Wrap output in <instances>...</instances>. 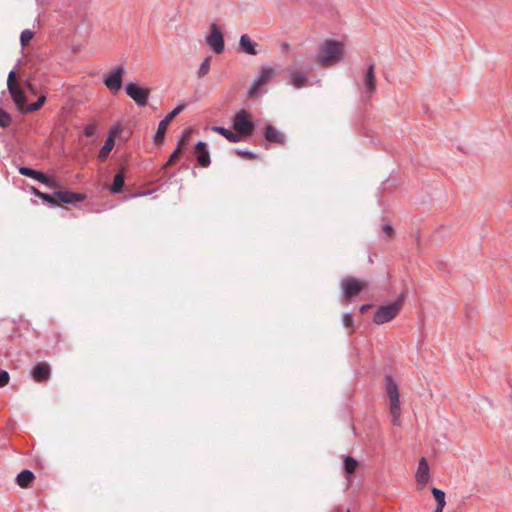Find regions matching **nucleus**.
<instances>
[{"mask_svg":"<svg viewBox=\"0 0 512 512\" xmlns=\"http://www.w3.org/2000/svg\"><path fill=\"white\" fill-rule=\"evenodd\" d=\"M345 45L342 41L327 39L319 48L316 62L324 68L331 67L344 58Z\"/></svg>","mask_w":512,"mask_h":512,"instance_id":"1","label":"nucleus"},{"mask_svg":"<svg viewBox=\"0 0 512 512\" xmlns=\"http://www.w3.org/2000/svg\"><path fill=\"white\" fill-rule=\"evenodd\" d=\"M384 381L385 391L390 400V414L392 416V423L395 426H399L401 415L399 386L392 374H385Z\"/></svg>","mask_w":512,"mask_h":512,"instance_id":"2","label":"nucleus"},{"mask_svg":"<svg viewBox=\"0 0 512 512\" xmlns=\"http://www.w3.org/2000/svg\"><path fill=\"white\" fill-rule=\"evenodd\" d=\"M405 299V292H401L394 302L388 305H379L374 313L373 322L381 325L393 320L401 311Z\"/></svg>","mask_w":512,"mask_h":512,"instance_id":"3","label":"nucleus"},{"mask_svg":"<svg viewBox=\"0 0 512 512\" xmlns=\"http://www.w3.org/2000/svg\"><path fill=\"white\" fill-rule=\"evenodd\" d=\"M276 75V71L269 66H262L259 74L254 78L250 84L247 96L255 99L259 98L265 92L264 87L270 82V80Z\"/></svg>","mask_w":512,"mask_h":512,"instance_id":"4","label":"nucleus"},{"mask_svg":"<svg viewBox=\"0 0 512 512\" xmlns=\"http://www.w3.org/2000/svg\"><path fill=\"white\" fill-rule=\"evenodd\" d=\"M232 127L242 135V139L251 137L255 130V123L250 112L245 109L236 111L232 118Z\"/></svg>","mask_w":512,"mask_h":512,"instance_id":"5","label":"nucleus"},{"mask_svg":"<svg viewBox=\"0 0 512 512\" xmlns=\"http://www.w3.org/2000/svg\"><path fill=\"white\" fill-rule=\"evenodd\" d=\"M368 286L366 281L347 276L341 280L342 300L351 302Z\"/></svg>","mask_w":512,"mask_h":512,"instance_id":"6","label":"nucleus"},{"mask_svg":"<svg viewBox=\"0 0 512 512\" xmlns=\"http://www.w3.org/2000/svg\"><path fill=\"white\" fill-rule=\"evenodd\" d=\"M7 87L10 96L20 112L27 102L25 92L16 81V72L11 70L8 74Z\"/></svg>","mask_w":512,"mask_h":512,"instance_id":"7","label":"nucleus"},{"mask_svg":"<svg viewBox=\"0 0 512 512\" xmlns=\"http://www.w3.org/2000/svg\"><path fill=\"white\" fill-rule=\"evenodd\" d=\"M124 74V67L122 65H118L104 75L103 83L110 92L115 94L122 88Z\"/></svg>","mask_w":512,"mask_h":512,"instance_id":"8","label":"nucleus"},{"mask_svg":"<svg viewBox=\"0 0 512 512\" xmlns=\"http://www.w3.org/2000/svg\"><path fill=\"white\" fill-rule=\"evenodd\" d=\"M207 45L216 53L221 54L225 49L224 35L221 28L216 24L210 25V31L205 37Z\"/></svg>","mask_w":512,"mask_h":512,"instance_id":"9","label":"nucleus"},{"mask_svg":"<svg viewBox=\"0 0 512 512\" xmlns=\"http://www.w3.org/2000/svg\"><path fill=\"white\" fill-rule=\"evenodd\" d=\"M125 92L138 106L144 107L147 105L150 95L148 88L141 87L133 82H128L125 85Z\"/></svg>","mask_w":512,"mask_h":512,"instance_id":"10","label":"nucleus"},{"mask_svg":"<svg viewBox=\"0 0 512 512\" xmlns=\"http://www.w3.org/2000/svg\"><path fill=\"white\" fill-rule=\"evenodd\" d=\"M54 195L56 196V205H59L61 203L74 204L77 202H82L87 198L85 193L75 192L71 190H57L54 191Z\"/></svg>","mask_w":512,"mask_h":512,"instance_id":"11","label":"nucleus"},{"mask_svg":"<svg viewBox=\"0 0 512 512\" xmlns=\"http://www.w3.org/2000/svg\"><path fill=\"white\" fill-rule=\"evenodd\" d=\"M263 137L271 144L284 146L286 143L285 135L276 129L271 123H266L263 127Z\"/></svg>","mask_w":512,"mask_h":512,"instance_id":"12","label":"nucleus"},{"mask_svg":"<svg viewBox=\"0 0 512 512\" xmlns=\"http://www.w3.org/2000/svg\"><path fill=\"white\" fill-rule=\"evenodd\" d=\"M31 377L37 383H44L51 377V366L47 362H38L31 369Z\"/></svg>","mask_w":512,"mask_h":512,"instance_id":"13","label":"nucleus"},{"mask_svg":"<svg viewBox=\"0 0 512 512\" xmlns=\"http://www.w3.org/2000/svg\"><path fill=\"white\" fill-rule=\"evenodd\" d=\"M194 155L201 167H208L211 164L210 153L204 141H198L194 145Z\"/></svg>","mask_w":512,"mask_h":512,"instance_id":"14","label":"nucleus"},{"mask_svg":"<svg viewBox=\"0 0 512 512\" xmlns=\"http://www.w3.org/2000/svg\"><path fill=\"white\" fill-rule=\"evenodd\" d=\"M364 85L366 93L371 96L376 91V76H375V65L370 63L366 69Z\"/></svg>","mask_w":512,"mask_h":512,"instance_id":"15","label":"nucleus"},{"mask_svg":"<svg viewBox=\"0 0 512 512\" xmlns=\"http://www.w3.org/2000/svg\"><path fill=\"white\" fill-rule=\"evenodd\" d=\"M125 172V166L121 165L118 172L114 175L112 184L109 186V191L112 194H119L123 191L125 185Z\"/></svg>","mask_w":512,"mask_h":512,"instance_id":"16","label":"nucleus"},{"mask_svg":"<svg viewBox=\"0 0 512 512\" xmlns=\"http://www.w3.org/2000/svg\"><path fill=\"white\" fill-rule=\"evenodd\" d=\"M416 481L419 485H425L430 479L429 465L426 458L422 457L418 464L416 472Z\"/></svg>","mask_w":512,"mask_h":512,"instance_id":"17","label":"nucleus"},{"mask_svg":"<svg viewBox=\"0 0 512 512\" xmlns=\"http://www.w3.org/2000/svg\"><path fill=\"white\" fill-rule=\"evenodd\" d=\"M288 76L290 78V83L297 89L303 88L307 86L308 79L305 73H301L289 67L287 69Z\"/></svg>","mask_w":512,"mask_h":512,"instance_id":"18","label":"nucleus"},{"mask_svg":"<svg viewBox=\"0 0 512 512\" xmlns=\"http://www.w3.org/2000/svg\"><path fill=\"white\" fill-rule=\"evenodd\" d=\"M239 46H240V50L243 53L252 55V56L257 55L256 47L258 46V43H256L254 40H252L249 37V35L243 34L240 36Z\"/></svg>","mask_w":512,"mask_h":512,"instance_id":"19","label":"nucleus"},{"mask_svg":"<svg viewBox=\"0 0 512 512\" xmlns=\"http://www.w3.org/2000/svg\"><path fill=\"white\" fill-rule=\"evenodd\" d=\"M211 130L225 137L230 143H238L243 140L242 135L238 134L235 130L232 131L222 126H213Z\"/></svg>","mask_w":512,"mask_h":512,"instance_id":"20","label":"nucleus"},{"mask_svg":"<svg viewBox=\"0 0 512 512\" xmlns=\"http://www.w3.org/2000/svg\"><path fill=\"white\" fill-rule=\"evenodd\" d=\"M35 479V475L31 470L23 469L16 477V483L21 488H29Z\"/></svg>","mask_w":512,"mask_h":512,"instance_id":"21","label":"nucleus"},{"mask_svg":"<svg viewBox=\"0 0 512 512\" xmlns=\"http://www.w3.org/2000/svg\"><path fill=\"white\" fill-rule=\"evenodd\" d=\"M114 146H115V140H113V136L107 135L104 145L99 150V153L97 156L98 160L100 162H105L108 159L109 154L113 150Z\"/></svg>","mask_w":512,"mask_h":512,"instance_id":"22","label":"nucleus"},{"mask_svg":"<svg viewBox=\"0 0 512 512\" xmlns=\"http://www.w3.org/2000/svg\"><path fill=\"white\" fill-rule=\"evenodd\" d=\"M30 178L40 182L41 184L49 188H54L57 186V182L52 176L39 170H35V172L32 174Z\"/></svg>","mask_w":512,"mask_h":512,"instance_id":"23","label":"nucleus"},{"mask_svg":"<svg viewBox=\"0 0 512 512\" xmlns=\"http://www.w3.org/2000/svg\"><path fill=\"white\" fill-rule=\"evenodd\" d=\"M169 122L165 119H162L159 124L156 133L154 134L153 140L155 145H161L164 142L166 131L168 128Z\"/></svg>","mask_w":512,"mask_h":512,"instance_id":"24","label":"nucleus"},{"mask_svg":"<svg viewBox=\"0 0 512 512\" xmlns=\"http://www.w3.org/2000/svg\"><path fill=\"white\" fill-rule=\"evenodd\" d=\"M343 465H344L345 473L350 476L356 472L359 464H358V461L354 457L345 456Z\"/></svg>","mask_w":512,"mask_h":512,"instance_id":"25","label":"nucleus"},{"mask_svg":"<svg viewBox=\"0 0 512 512\" xmlns=\"http://www.w3.org/2000/svg\"><path fill=\"white\" fill-rule=\"evenodd\" d=\"M191 133H192L191 129H185L182 132V134L178 140L177 147H180L182 152L185 151V149L190 141Z\"/></svg>","mask_w":512,"mask_h":512,"instance_id":"26","label":"nucleus"},{"mask_svg":"<svg viewBox=\"0 0 512 512\" xmlns=\"http://www.w3.org/2000/svg\"><path fill=\"white\" fill-rule=\"evenodd\" d=\"M183 152L181 151L180 147H176L175 150L171 153L166 163L162 166L163 170H166L168 167L174 165L176 161L180 158L181 154Z\"/></svg>","mask_w":512,"mask_h":512,"instance_id":"27","label":"nucleus"},{"mask_svg":"<svg viewBox=\"0 0 512 512\" xmlns=\"http://www.w3.org/2000/svg\"><path fill=\"white\" fill-rule=\"evenodd\" d=\"M212 56H207L201 63L199 70H198V77L203 78L205 77L209 71H210V65H211Z\"/></svg>","mask_w":512,"mask_h":512,"instance_id":"28","label":"nucleus"},{"mask_svg":"<svg viewBox=\"0 0 512 512\" xmlns=\"http://www.w3.org/2000/svg\"><path fill=\"white\" fill-rule=\"evenodd\" d=\"M431 493L437 503L438 506H445L446 500H445V492L441 489H438L436 487H433L431 489Z\"/></svg>","mask_w":512,"mask_h":512,"instance_id":"29","label":"nucleus"},{"mask_svg":"<svg viewBox=\"0 0 512 512\" xmlns=\"http://www.w3.org/2000/svg\"><path fill=\"white\" fill-rule=\"evenodd\" d=\"M12 121V116L0 107V127L8 128L11 125Z\"/></svg>","mask_w":512,"mask_h":512,"instance_id":"30","label":"nucleus"},{"mask_svg":"<svg viewBox=\"0 0 512 512\" xmlns=\"http://www.w3.org/2000/svg\"><path fill=\"white\" fill-rule=\"evenodd\" d=\"M186 108L185 103L178 104L172 111H170L163 119L171 122L177 115H179Z\"/></svg>","mask_w":512,"mask_h":512,"instance_id":"31","label":"nucleus"},{"mask_svg":"<svg viewBox=\"0 0 512 512\" xmlns=\"http://www.w3.org/2000/svg\"><path fill=\"white\" fill-rule=\"evenodd\" d=\"M34 37V32L30 29H25L20 34V43L22 47L27 46Z\"/></svg>","mask_w":512,"mask_h":512,"instance_id":"32","label":"nucleus"},{"mask_svg":"<svg viewBox=\"0 0 512 512\" xmlns=\"http://www.w3.org/2000/svg\"><path fill=\"white\" fill-rule=\"evenodd\" d=\"M39 198L46 204H49L50 206H56V196L53 193H44L41 192L39 194Z\"/></svg>","mask_w":512,"mask_h":512,"instance_id":"33","label":"nucleus"},{"mask_svg":"<svg viewBox=\"0 0 512 512\" xmlns=\"http://www.w3.org/2000/svg\"><path fill=\"white\" fill-rule=\"evenodd\" d=\"M41 107L39 106V104L36 102H33V103H30V104H25L24 107L22 108V110L20 111V113L22 114H29V113H33V112H36L40 109Z\"/></svg>","mask_w":512,"mask_h":512,"instance_id":"34","label":"nucleus"},{"mask_svg":"<svg viewBox=\"0 0 512 512\" xmlns=\"http://www.w3.org/2000/svg\"><path fill=\"white\" fill-rule=\"evenodd\" d=\"M342 322L345 328L354 329V319L351 313H344L342 316Z\"/></svg>","mask_w":512,"mask_h":512,"instance_id":"35","label":"nucleus"},{"mask_svg":"<svg viewBox=\"0 0 512 512\" xmlns=\"http://www.w3.org/2000/svg\"><path fill=\"white\" fill-rule=\"evenodd\" d=\"M235 153L238 156L243 157V158L248 159V160H255L257 158V155L254 152L250 151V150L236 149Z\"/></svg>","mask_w":512,"mask_h":512,"instance_id":"36","label":"nucleus"},{"mask_svg":"<svg viewBox=\"0 0 512 512\" xmlns=\"http://www.w3.org/2000/svg\"><path fill=\"white\" fill-rule=\"evenodd\" d=\"M95 132H96V124L95 123H89L84 126L83 133L86 137L94 136Z\"/></svg>","mask_w":512,"mask_h":512,"instance_id":"37","label":"nucleus"},{"mask_svg":"<svg viewBox=\"0 0 512 512\" xmlns=\"http://www.w3.org/2000/svg\"><path fill=\"white\" fill-rule=\"evenodd\" d=\"M10 375L6 370L0 369V388L6 386L9 383Z\"/></svg>","mask_w":512,"mask_h":512,"instance_id":"38","label":"nucleus"},{"mask_svg":"<svg viewBox=\"0 0 512 512\" xmlns=\"http://www.w3.org/2000/svg\"><path fill=\"white\" fill-rule=\"evenodd\" d=\"M36 169H33V168H30V167H26V166H19L18 167V171L21 175L23 176H26V177H31L32 174L35 172Z\"/></svg>","mask_w":512,"mask_h":512,"instance_id":"39","label":"nucleus"},{"mask_svg":"<svg viewBox=\"0 0 512 512\" xmlns=\"http://www.w3.org/2000/svg\"><path fill=\"white\" fill-rule=\"evenodd\" d=\"M383 232L389 237V238H393L394 235H395V231H394V228L390 225V224H384L383 227Z\"/></svg>","mask_w":512,"mask_h":512,"instance_id":"40","label":"nucleus"},{"mask_svg":"<svg viewBox=\"0 0 512 512\" xmlns=\"http://www.w3.org/2000/svg\"><path fill=\"white\" fill-rule=\"evenodd\" d=\"M122 132V128L120 125H114L109 129L108 135L113 136V140H115V137L118 136Z\"/></svg>","mask_w":512,"mask_h":512,"instance_id":"41","label":"nucleus"},{"mask_svg":"<svg viewBox=\"0 0 512 512\" xmlns=\"http://www.w3.org/2000/svg\"><path fill=\"white\" fill-rule=\"evenodd\" d=\"M372 308H373L372 304H362L359 307V311H360L361 314H365V313H367Z\"/></svg>","mask_w":512,"mask_h":512,"instance_id":"42","label":"nucleus"},{"mask_svg":"<svg viewBox=\"0 0 512 512\" xmlns=\"http://www.w3.org/2000/svg\"><path fill=\"white\" fill-rule=\"evenodd\" d=\"M26 88L32 93L36 94L37 89L34 84L30 83L29 81H26Z\"/></svg>","mask_w":512,"mask_h":512,"instance_id":"43","label":"nucleus"},{"mask_svg":"<svg viewBox=\"0 0 512 512\" xmlns=\"http://www.w3.org/2000/svg\"><path fill=\"white\" fill-rule=\"evenodd\" d=\"M46 94H41L39 96V98L37 99V103L39 104L40 107H42L44 105V103L46 102Z\"/></svg>","mask_w":512,"mask_h":512,"instance_id":"44","label":"nucleus"},{"mask_svg":"<svg viewBox=\"0 0 512 512\" xmlns=\"http://www.w3.org/2000/svg\"><path fill=\"white\" fill-rule=\"evenodd\" d=\"M30 191H31L32 194H34L36 197L39 198V194H41V191L39 189H37L34 186H31Z\"/></svg>","mask_w":512,"mask_h":512,"instance_id":"45","label":"nucleus"},{"mask_svg":"<svg viewBox=\"0 0 512 512\" xmlns=\"http://www.w3.org/2000/svg\"><path fill=\"white\" fill-rule=\"evenodd\" d=\"M444 507H445V506H438V505H437V506H436V508H435V510H434V512H443V508H444Z\"/></svg>","mask_w":512,"mask_h":512,"instance_id":"46","label":"nucleus"},{"mask_svg":"<svg viewBox=\"0 0 512 512\" xmlns=\"http://www.w3.org/2000/svg\"><path fill=\"white\" fill-rule=\"evenodd\" d=\"M418 239H419V236H418V234H416V236H415V240H416L417 242H418Z\"/></svg>","mask_w":512,"mask_h":512,"instance_id":"47","label":"nucleus"},{"mask_svg":"<svg viewBox=\"0 0 512 512\" xmlns=\"http://www.w3.org/2000/svg\"><path fill=\"white\" fill-rule=\"evenodd\" d=\"M182 168H188V165L183 164V165H182Z\"/></svg>","mask_w":512,"mask_h":512,"instance_id":"48","label":"nucleus"},{"mask_svg":"<svg viewBox=\"0 0 512 512\" xmlns=\"http://www.w3.org/2000/svg\"><path fill=\"white\" fill-rule=\"evenodd\" d=\"M311 71V67H308L307 68V73H309Z\"/></svg>","mask_w":512,"mask_h":512,"instance_id":"49","label":"nucleus"},{"mask_svg":"<svg viewBox=\"0 0 512 512\" xmlns=\"http://www.w3.org/2000/svg\"><path fill=\"white\" fill-rule=\"evenodd\" d=\"M346 512H350V509H347Z\"/></svg>","mask_w":512,"mask_h":512,"instance_id":"50","label":"nucleus"}]
</instances>
